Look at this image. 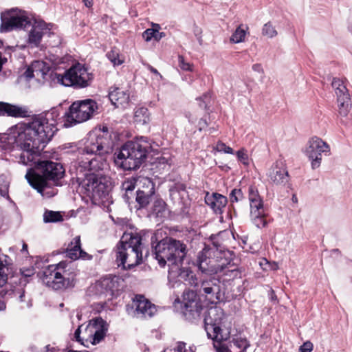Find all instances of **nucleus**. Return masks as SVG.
I'll return each instance as SVG.
<instances>
[{"mask_svg":"<svg viewBox=\"0 0 352 352\" xmlns=\"http://www.w3.org/2000/svg\"><path fill=\"white\" fill-rule=\"evenodd\" d=\"M271 293H272V300L275 299V298H276V295L274 294V290H272H272H271Z\"/></svg>","mask_w":352,"mask_h":352,"instance_id":"nucleus-61","label":"nucleus"},{"mask_svg":"<svg viewBox=\"0 0 352 352\" xmlns=\"http://www.w3.org/2000/svg\"><path fill=\"white\" fill-rule=\"evenodd\" d=\"M186 117L188 119V121L191 123H194L196 121V118L192 113L188 112L186 113Z\"/></svg>","mask_w":352,"mask_h":352,"instance_id":"nucleus-55","label":"nucleus"},{"mask_svg":"<svg viewBox=\"0 0 352 352\" xmlns=\"http://www.w3.org/2000/svg\"><path fill=\"white\" fill-rule=\"evenodd\" d=\"M137 179L132 178L124 181L122 184V188L125 191V197L129 198L128 193L131 192L137 186Z\"/></svg>","mask_w":352,"mask_h":352,"instance_id":"nucleus-39","label":"nucleus"},{"mask_svg":"<svg viewBox=\"0 0 352 352\" xmlns=\"http://www.w3.org/2000/svg\"><path fill=\"white\" fill-rule=\"evenodd\" d=\"M160 25L157 23H152V28L146 29L142 33V37L146 42H149L151 39H154L156 41H160L164 38L166 34L164 32H160Z\"/></svg>","mask_w":352,"mask_h":352,"instance_id":"nucleus-27","label":"nucleus"},{"mask_svg":"<svg viewBox=\"0 0 352 352\" xmlns=\"http://www.w3.org/2000/svg\"><path fill=\"white\" fill-rule=\"evenodd\" d=\"M107 57L114 66L120 65L124 63V58L116 48H113L107 54Z\"/></svg>","mask_w":352,"mask_h":352,"instance_id":"nucleus-36","label":"nucleus"},{"mask_svg":"<svg viewBox=\"0 0 352 352\" xmlns=\"http://www.w3.org/2000/svg\"><path fill=\"white\" fill-rule=\"evenodd\" d=\"M166 204L162 199H157L154 201L153 212L157 215L160 216L165 210Z\"/></svg>","mask_w":352,"mask_h":352,"instance_id":"nucleus-41","label":"nucleus"},{"mask_svg":"<svg viewBox=\"0 0 352 352\" xmlns=\"http://www.w3.org/2000/svg\"><path fill=\"white\" fill-rule=\"evenodd\" d=\"M182 307L183 308L182 312L187 319L190 320L199 316L201 305L194 291L186 290L184 292Z\"/></svg>","mask_w":352,"mask_h":352,"instance_id":"nucleus-17","label":"nucleus"},{"mask_svg":"<svg viewBox=\"0 0 352 352\" xmlns=\"http://www.w3.org/2000/svg\"><path fill=\"white\" fill-rule=\"evenodd\" d=\"M185 195L186 188L183 184H177L170 189V197L175 203L181 202Z\"/></svg>","mask_w":352,"mask_h":352,"instance_id":"nucleus-29","label":"nucleus"},{"mask_svg":"<svg viewBox=\"0 0 352 352\" xmlns=\"http://www.w3.org/2000/svg\"><path fill=\"white\" fill-rule=\"evenodd\" d=\"M2 65H3V60H2V58H1V54L0 53V71L1 70Z\"/></svg>","mask_w":352,"mask_h":352,"instance_id":"nucleus-60","label":"nucleus"},{"mask_svg":"<svg viewBox=\"0 0 352 352\" xmlns=\"http://www.w3.org/2000/svg\"><path fill=\"white\" fill-rule=\"evenodd\" d=\"M252 70L258 74H263V69L261 64L256 63L252 65Z\"/></svg>","mask_w":352,"mask_h":352,"instance_id":"nucleus-50","label":"nucleus"},{"mask_svg":"<svg viewBox=\"0 0 352 352\" xmlns=\"http://www.w3.org/2000/svg\"><path fill=\"white\" fill-rule=\"evenodd\" d=\"M91 171L89 170V173H85L84 178H78L79 190L96 202L106 197L109 192L110 185L106 177Z\"/></svg>","mask_w":352,"mask_h":352,"instance_id":"nucleus-9","label":"nucleus"},{"mask_svg":"<svg viewBox=\"0 0 352 352\" xmlns=\"http://www.w3.org/2000/svg\"><path fill=\"white\" fill-rule=\"evenodd\" d=\"M1 32H9L14 28L25 27L30 19L25 11L17 8L11 9L1 14Z\"/></svg>","mask_w":352,"mask_h":352,"instance_id":"nucleus-15","label":"nucleus"},{"mask_svg":"<svg viewBox=\"0 0 352 352\" xmlns=\"http://www.w3.org/2000/svg\"><path fill=\"white\" fill-rule=\"evenodd\" d=\"M338 113L340 116L345 117L348 115L350 109V96L345 98H337Z\"/></svg>","mask_w":352,"mask_h":352,"instance_id":"nucleus-33","label":"nucleus"},{"mask_svg":"<svg viewBox=\"0 0 352 352\" xmlns=\"http://www.w3.org/2000/svg\"><path fill=\"white\" fill-rule=\"evenodd\" d=\"M43 221L45 223H56L63 221L60 212L47 210L43 214Z\"/></svg>","mask_w":352,"mask_h":352,"instance_id":"nucleus-35","label":"nucleus"},{"mask_svg":"<svg viewBox=\"0 0 352 352\" xmlns=\"http://www.w3.org/2000/svg\"><path fill=\"white\" fill-rule=\"evenodd\" d=\"M148 68L153 74L157 76L158 80L162 79V76L158 72V71L155 68L153 67L151 65H149Z\"/></svg>","mask_w":352,"mask_h":352,"instance_id":"nucleus-53","label":"nucleus"},{"mask_svg":"<svg viewBox=\"0 0 352 352\" xmlns=\"http://www.w3.org/2000/svg\"><path fill=\"white\" fill-rule=\"evenodd\" d=\"M135 307V316L137 318H146L152 317L156 312L155 305L143 296H136L133 302Z\"/></svg>","mask_w":352,"mask_h":352,"instance_id":"nucleus-19","label":"nucleus"},{"mask_svg":"<svg viewBox=\"0 0 352 352\" xmlns=\"http://www.w3.org/2000/svg\"><path fill=\"white\" fill-rule=\"evenodd\" d=\"M248 199L250 202V216L252 221L257 228H263L267 225L265 219V212L263 201L259 195L257 188L250 186L248 188Z\"/></svg>","mask_w":352,"mask_h":352,"instance_id":"nucleus-14","label":"nucleus"},{"mask_svg":"<svg viewBox=\"0 0 352 352\" xmlns=\"http://www.w3.org/2000/svg\"><path fill=\"white\" fill-rule=\"evenodd\" d=\"M182 263L175 268V271L172 272L171 269H169V274H177V276L181 280L188 282V284L191 286L197 285V278H196L194 273L188 268L182 267Z\"/></svg>","mask_w":352,"mask_h":352,"instance_id":"nucleus-25","label":"nucleus"},{"mask_svg":"<svg viewBox=\"0 0 352 352\" xmlns=\"http://www.w3.org/2000/svg\"><path fill=\"white\" fill-rule=\"evenodd\" d=\"M52 25L46 23L42 20H36L28 34V43L32 47H38L43 35L50 34Z\"/></svg>","mask_w":352,"mask_h":352,"instance_id":"nucleus-18","label":"nucleus"},{"mask_svg":"<svg viewBox=\"0 0 352 352\" xmlns=\"http://www.w3.org/2000/svg\"><path fill=\"white\" fill-rule=\"evenodd\" d=\"M277 34L275 28L270 23H265L262 28V34L267 38H274Z\"/></svg>","mask_w":352,"mask_h":352,"instance_id":"nucleus-40","label":"nucleus"},{"mask_svg":"<svg viewBox=\"0 0 352 352\" xmlns=\"http://www.w3.org/2000/svg\"><path fill=\"white\" fill-rule=\"evenodd\" d=\"M21 273L24 277H31L35 274V270L32 267L28 268H23L21 269Z\"/></svg>","mask_w":352,"mask_h":352,"instance_id":"nucleus-49","label":"nucleus"},{"mask_svg":"<svg viewBox=\"0 0 352 352\" xmlns=\"http://www.w3.org/2000/svg\"><path fill=\"white\" fill-rule=\"evenodd\" d=\"M107 324L102 318H96L89 321L86 327L80 325L74 332L76 341L86 347L89 344H98L105 336Z\"/></svg>","mask_w":352,"mask_h":352,"instance_id":"nucleus-11","label":"nucleus"},{"mask_svg":"<svg viewBox=\"0 0 352 352\" xmlns=\"http://www.w3.org/2000/svg\"><path fill=\"white\" fill-rule=\"evenodd\" d=\"M66 256L73 261L77 259L90 260L92 256L81 249L80 236H75L68 244L65 250Z\"/></svg>","mask_w":352,"mask_h":352,"instance_id":"nucleus-21","label":"nucleus"},{"mask_svg":"<svg viewBox=\"0 0 352 352\" xmlns=\"http://www.w3.org/2000/svg\"><path fill=\"white\" fill-rule=\"evenodd\" d=\"M27 110L21 107L0 102V116L12 117H25Z\"/></svg>","mask_w":352,"mask_h":352,"instance_id":"nucleus-24","label":"nucleus"},{"mask_svg":"<svg viewBox=\"0 0 352 352\" xmlns=\"http://www.w3.org/2000/svg\"><path fill=\"white\" fill-rule=\"evenodd\" d=\"M111 103L117 107H125L129 102L130 94L127 89L114 87L109 94Z\"/></svg>","mask_w":352,"mask_h":352,"instance_id":"nucleus-22","label":"nucleus"},{"mask_svg":"<svg viewBox=\"0 0 352 352\" xmlns=\"http://www.w3.org/2000/svg\"><path fill=\"white\" fill-rule=\"evenodd\" d=\"M97 102L91 99L74 102L65 113L64 125L66 127L89 120L97 112Z\"/></svg>","mask_w":352,"mask_h":352,"instance_id":"nucleus-12","label":"nucleus"},{"mask_svg":"<svg viewBox=\"0 0 352 352\" xmlns=\"http://www.w3.org/2000/svg\"><path fill=\"white\" fill-rule=\"evenodd\" d=\"M25 249H27V245L24 243L23 245V250H25Z\"/></svg>","mask_w":352,"mask_h":352,"instance_id":"nucleus-62","label":"nucleus"},{"mask_svg":"<svg viewBox=\"0 0 352 352\" xmlns=\"http://www.w3.org/2000/svg\"><path fill=\"white\" fill-rule=\"evenodd\" d=\"M207 126V122L206 120L201 119L198 122V127L199 130L201 131L203 129H204Z\"/></svg>","mask_w":352,"mask_h":352,"instance_id":"nucleus-54","label":"nucleus"},{"mask_svg":"<svg viewBox=\"0 0 352 352\" xmlns=\"http://www.w3.org/2000/svg\"><path fill=\"white\" fill-rule=\"evenodd\" d=\"M116 261L124 269H130L142 263V244L140 235L124 233L117 246Z\"/></svg>","mask_w":352,"mask_h":352,"instance_id":"nucleus-4","label":"nucleus"},{"mask_svg":"<svg viewBox=\"0 0 352 352\" xmlns=\"http://www.w3.org/2000/svg\"><path fill=\"white\" fill-rule=\"evenodd\" d=\"M31 67L37 76H41L43 77L47 71V67L45 66V63L43 61L36 60L31 64Z\"/></svg>","mask_w":352,"mask_h":352,"instance_id":"nucleus-38","label":"nucleus"},{"mask_svg":"<svg viewBox=\"0 0 352 352\" xmlns=\"http://www.w3.org/2000/svg\"><path fill=\"white\" fill-rule=\"evenodd\" d=\"M111 146L110 136L107 133L100 132L99 133H89L85 148L82 149V155H98L91 159H87L84 162H79V166L82 169L89 170H98L104 168L106 162L102 158V155L107 153Z\"/></svg>","mask_w":352,"mask_h":352,"instance_id":"nucleus-3","label":"nucleus"},{"mask_svg":"<svg viewBox=\"0 0 352 352\" xmlns=\"http://www.w3.org/2000/svg\"><path fill=\"white\" fill-rule=\"evenodd\" d=\"M146 149L138 142H127L114 154L116 165L125 170L140 167L146 157Z\"/></svg>","mask_w":352,"mask_h":352,"instance_id":"nucleus-8","label":"nucleus"},{"mask_svg":"<svg viewBox=\"0 0 352 352\" xmlns=\"http://www.w3.org/2000/svg\"><path fill=\"white\" fill-rule=\"evenodd\" d=\"M4 259L0 257V287H3L8 280V263L6 261L7 256H3Z\"/></svg>","mask_w":352,"mask_h":352,"instance_id":"nucleus-37","label":"nucleus"},{"mask_svg":"<svg viewBox=\"0 0 352 352\" xmlns=\"http://www.w3.org/2000/svg\"><path fill=\"white\" fill-rule=\"evenodd\" d=\"M47 352H57V349L55 347H50V345L45 346Z\"/></svg>","mask_w":352,"mask_h":352,"instance_id":"nucleus-57","label":"nucleus"},{"mask_svg":"<svg viewBox=\"0 0 352 352\" xmlns=\"http://www.w3.org/2000/svg\"><path fill=\"white\" fill-rule=\"evenodd\" d=\"M6 309V305L3 302H0V311H3Z\"/></svg>","mask_w":352,"mask_h":352,"instance_id":"nucleus-59","label":"nucleus"},{"mask_svg":"<svg viewBox=\"0 0 352 352\" xmlns=\"http://www.w3.org/2000/svg\"><path fill=\"white\" fill-rule=\"evenodd\" d=\"M176 352H195L191 347L186 348V344L183 342H179L177 343V346L175 349Z\"/></svg>","mask_w":352,"mask_h":352,"instance_id":"nucleus-47","label":"nucleus"},{"mask_svg":"<svg viewBox=\"0 0 352 352\" xmlns=\"http://www.w3.org/2000/svg\"><path fill=\"white\" fill-rule=\"evenodd\" d=\"M243 193L241 189H233L230 195V199L232 203L238 202L243 199Z\"/></svg>","mask_w":352,"mask_h":352,"instance_id":"nucleus-44","label":"nucleus"},{"mask_svg":"<svg viewBox=\"0 0 352 352\" xmlns=\"http://www.w3.org/2000/svg\"><path fill=\"white\" fill-rule=\"evenodd\" d=\"M314 349V345L310 341H307L300 346V352H311Z\"/></svg>","mask_w":352,"mask_h":352,"instance_id":"nucleus-48","label":"nucleus"},{"mask_svg":"<svg viewBox=\"0 0 352 352\" xmlns=\"http://www.w3.org/2000/svg\"><path fill=\"white\" fill-rule=\"evenodd\" d=\"M58 109L50 111L34 116L28 123L20 122L8 130V139L21 150L19 162L25 166L34 165L36 170H28L25 179L30 185L43 196H54L56 192L50 188L49 182L59 185V180L65 175V169L60 163L50 160H39L40 145L48 142L56 131Z\"/></svg>","mask_w":352,"mask_h":352,"instance_id":"nucleus-1","label":"nucleus"},{"mask_svg":"<svg viewBox=\"0 0 352 352\" xmlns=\"http://www.w3.org/2000/svg\"><path fill=\"white\" fill-rule=\"evenodd\" d=\"M186 245L179 240L166 238L155 247V258L161 267L167 264L172 272L183 262L186 255Z\"/></svg>","mask_w":352,"mask_h":352,"instance_id":"nucleus-7","label":"nucleus"},{"mask_svg":"<svg viewBox=\"0 0 352 352\" xmlns=\"http://www.w3.org/2000/svg\"><path fill=\"white\" fill-rule=\"evenodd\" d=\"M248 30V28L244 26L243 25H240L238 26L231 36L230 41L234 43H239L243 42L245 41Z\"/></svg>","mask_w":352,"mask_h":352,"instance_id":"nucleus-31","label":"nucleus"},{"mask_svg":"<svg viewBox=\"0 0 352 352\" xmlns=\"http://www.w3.org/2000/svg\"><path fill=\"white\" fill-rule=\"evenodd\" d=\"M199 292L204 294L212 302L220 300L224 294L220 280L214 277L203 279Z\"/></svg>","mask_w":352,"mask_h":352,"instance_id":"nucleus-16","label":"nucleus"},{"mask_svg":"<svg viewBox=\"0 0 352 352\" xmlns=\"http://www.w3.org/2000/svg\"><path fill=\"white\" fill-rule=\"evenodd\" d=\"M223 310L218 307L210 308L204 318L205 330L208 338L213 340L217 352H235L230 351L222 342L229 338L230 327H226Z\"/></svg>","mask_w":352,"mask_h":352,"instance_id":"nucleus-5","label":"nucleus"},{"mask_svg":"<svg viewBox=\"0 0 352 352\" xmlns=\"http://www.w3.org/2000/svg\"><path fill=\"white\" fill-rule=\"evenodd\" d=\"M153 195V193H151L148 190H146V192L137 191V195L135 198L137 203L135 206L136 208L140 210L146 208L151 202Z\"/></svg>","mask_w":352,"mask_h":352,"instance_id":"nucleus-28","label":"nucleus"},{"mask_svg":"<svg viewBox=\"0 0 352 352\" xmlns=\"http://www.w3.org/2000/svg\"><path fill=\"white\" fill-rule=\"evenodd\" d=\"M91 78V74L87 72L84 65L80 63L73 65L63 74L57 72L50 74L52 83L65 87H85L89 85Z\"/></svg>","mask_w":352,"mask_h":352,"instance_id":"nucleus-10","label":"nucleus"},{"mask_svg":"<svg viewBox=\"0 0 352 352\" xmlns=\"http://www.w3.org/2000/svg\"><path fill=\"white\" fill-rule=\"evenodd\" d=\"M331 86L334 89L337 98H346V97L350 96L349 90L346 88V79L334 78L332 80Z\"/></svg>","mask_w":352,"mask_h":352,"instance_id":"nucleus-26","label":"nucleus"},{"mask_svg":"<svg viewBox=\"0 0 352 352\" xmlns=\"http://www.w3.org/2000/svg\"><path fill=\"white\" fill-rule=\"evenodd\" d=\"M107 131V133H109L107 127V126H104V127L102 128V130H100H100H99V131H98L92 132V133H100V132H104V131ZM108 135H109V134H108Z\"/></svg>","mask_w":352,"mask_h":352,"instance_id":"nucleus-58","label":"nucleus"},{"mask_svg":"<svg viewBox=\"0 0 352 352\" xmlns=\"http://www.w3.org/2000/svg\"><path fill=\"white\" fill-rule=\"evenodd\" d=\"M135 122L140 124H146L149 121L148 110L145 107H138L134 112Z\"/></svg>","mask_w":352,"mask_h":352,"instance_id":"nucleus-32","label":"nucleus"},{"mask_svg":"<svg viewBox=\"0 0 352 352\" xmlns=\"http://www.w3.org/2000/svg\"><path fill=\"white\" fill-rule=\"evenodd\" d=\"M76 273L72 263L61 261L56 265H49L43 272V283L54 290L73 287Z\"/></svg>","mask_w":352,"mask_h":352,"instance_id":"nucleus-6","label":"nucleus"},{"mask_svg":"<svg viewBox=\"0 0 352 352\" xmlns=\"http://www.w3.org/2000/svg\"><path fill=\"white\" fill-rule=\"evenodd\" d=\"M205 202L215 213L221 214L226 207L228 200L226 197L218 193H207L205 197Z\"/></svg>","mask_w":352,"mask_h":352,"instance_id":"nucleus-23","label":"nucleus"},{"mask_svg":"<svg viewBox=\"0 0 352 352\" xmlns=\"http://www.w3.org/2000/svg\"><path fill=\"white\" fill-rule=\"evenodd\" d=\"M236 157L243 164L248 166L250 164L248 151L245 148H241L236 152Z\"/></svg>","mask_w":352,"mask_h":352,"instance_id":"nucleus-42","label":"nucleus"},{"mask_svg":"<svg viewBox=\"0 0 352 352\" xmlns=\"http://www.w3.org/2000/svg\"><path fill=\"white\" fill-rule=\"evenodd\" d=\"M264 262L269 265L270 270L276 271L278 269V265L276 262L269 263L266 259H264Z\"/></svg>","mask_w":352,"mask_h":352,"instance_id":"nucleus-52","label":"nucleus"},{"mask_svg":"<svg viewBox=\"0 0 352 352\" xmlns=\"http://www.w3.org/2000/svg\"><path fill=\"white\" fill-rule=\"evenodd\" d=\"M23 293L21 294L20 296H19V298H20V300H22V298L23 297Z\"/></svg>","mask_w":352,"mask_h":352,"instance_id":"nucleus-64","label":"nucleus"},{"mask_svg":"<svg viewBox=\"0 0 352 352\" xmlns=\"http://www.w3.org/2000/svg\"><path fill=\"white\" fill-rule=\"evenodd\" d=\"M25 76L27 78H31L34 77L36 75L34 72H33L31 66H30L25 72Z\"/></svg>","mask_w":352,"mask_h":352,"instance_id":"nucleus-51","label":"nucleus"},{"mask_svg":"<svg viewBox=\"0 0 352 352\" xmlns=\"http://www.w3.org/2000/svg\"><path fill=\"white\" fill-rule=\"evenodd\" d=\"M137 186L138 189L137 191H150L151 193H155V186L153 182L148 177H138L137 178Z\"/></svg>","mask_w":352,"mask_h":352,"instance_id":"nucleus-30","label":"nucleus"},{"mask_svg":"<svg viewBox=\"0 0 352 352\" xmlns=\"http://www.w3.org/2000/svg\"><path fill=\"white\" fill-rule=\"evenodd\" d=\"M199 101V105L201 109H206L207 104L210 102V94H204L203 96L197 99Z\"/></svg>","mask_w":352,"mask_h":352,"instance_id":"nucleus-46","label":"nucleus"},{"mask_svg":"<svg viewBox=\"0 0 352 352\" xmlns=\"http://www.w3.org/2000/svg\"><path fill=\"white\" fill-rule=\"evenodd\" d=\"M268 177L276 185L285 186L289 181L288 172L281 162H276L270 168Z\"/></svg>","mask_w":352,"mask_h":352,"instance_id":"nucleus-20","label":"nucleus"},{"mask_svg":"<svg viewBox=\"0 0 352 352\" xmlns=\"http://www.w3.org/2000/svg\"><path fill=\"white\" fill-rule=\"evenodd\" d=\"M228 254L229 252L204 248L198 254V267L203 273L223 272V276L228 277L227 280L234 279L239 276V272L232 261L227 258Z\"/></svg>","mask_w":352,"mask_h":352,"instance_id":"nucleus-2","label":"nucleus"},{"mask_svg":"<svg viewBox=\"0 0 352 352\" xmlns=\"http://www.w3.org/2000/svg\"><path fill=\"white\" fill-rule=\"evenodd\" d=\"M214 149L217 152H223L228 154L234 153V151L231 147L227 146L225 143L220 141L217 143Z\"/></svg>","mask_w":352,"mask_h":352,"instance_id":"nucleus-43","label":"nucleus"},{"mask_svg":"<svg viewBox=\"0 0 352 352\" xmlns=\"http://www.w3.org/2000/svg\"><path fill=\"white\" fill-rule=\"evenodd\" d=\"M303 153L310 161L311 168L314 170L320 166L322 154L330 155V146L321 138L313 137L307 142Z\"/></svg>","mask_w":352,"mask_h":352,"instance_id":"nucleus-13","label":"nucleus"},{"mask_svg":"<svg viewBox=\"0 0 352 352\" xmlns=\"http://www.w3.org/2000/svg\"><path fill=\"white\" fill-rule=\"evenodd\" d=\"M68 352H88V351H69Z\"/></svg>","mask_w":352,"mask_h":352,"instance_id":"nucleus-63","label":"nucleus"},{"mask_svg":"<svg viewBox=\"0 0 352 352\" xmlns=\"http://www.w3.org/2000/svg\"><path fill=\"white\" fill-rule=\"evenodd\" d=\"M82 2L88 8L91 7L93 5V0H82Z\"/></svg>","mask_w":352,"mask_h":352,"instance_id":"nucleus-56","label":"nucleus"},{"mask_svg":"<svg viewBox=\"0 0 352 352\" xmlns=\"http://www.w3.org/2000/svg\"><path fill=\"white\" fill-rule=\"evenodd\" d=\"M233 349L235 352H245L246 349L250 346V343L246 338L237 337L232 340Z\"/></svg>","mask_w":352,"mask_h":352,"instance_id":"nucleus-34","label":"nucleus"},{"mask_svg":"<svg viewBox=\"0 0 352 352\" xmlns=\"http://www.w3.org/2000/svg\"><path fill=\"white\" fill-rule=\"evenodd\" d=\"M178 63H179V67H180L181 69H182L184 71H189V72L192 71L193 65L190 63L186 62L184 56H182L181 55H179L178 56Z\"/></svg>","mask_w":352,"mask_h":352,"instance_id":"nucleus-45","label":"nucleus"}]
</instances>
